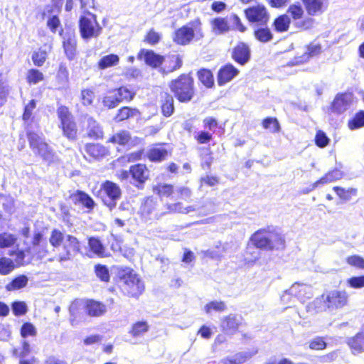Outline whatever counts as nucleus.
Segmentation results:
<instances>
[{
  "label": "nucleus",
  "instance_id": "f257e3e1",
  "mask_svg": "<svg viewBox=\"0 0 364 364\" xmlns=\"http://www.w3.org/2000/svg\"><path fill=\"white\" fill-rule=\"evenodd\" d=\"M284 242L283 236L274 228L260 230L252 236V242L258 248H283Z\"/></svg>",
  "mask_w": 364,
  "mask_h": 364
},
{
  "label": "nucleus",
  "instance_id": "f03ea898",
  "mask_svg": "<svg viewBox=\"0 0 364 364\" xmlns=\"http://www.w3.org/2000/svg\"><path fill=\"white\" fill-rule=\"evenodd\" d=\"M83 15L79 21L80 32L83 39L97 38L102 32V27L97 21L96 15L85 9L83 0H80Z\"/></svg>",
  "mask_w": 364,
  "mask_h": 364
},
{
  "label": "nucleus",
  "instance_id": "7ed1b4c3",
  "mask_svg": "<svg viewBox=\"0 0 364 364\" xmlns=\"http://www.w3.org/2000/svg\"><path fill=\"white\" fill-rule=\"evenodd\" d=\"M204 36L202 23L196 19L176 31L173 41L179 45H187L193 39L200 40Z\"/></svg>",
  "mask_w": 364,
  "mask_h": 364
},
{
  "label": "nucleus",
  "instance_id": "20e7f679",
  "mask_svg": "<svg viewBox=\"0 0 364 364\" xmlns=\"http://www.w3.org/2000/svg\"><path fill=\"white\" fill-rule=\"evenodd\" d=\"M28 139L33 153L40 156L43 161L50 164L58 160L55 153L41 136L35 132H28Z\"/></svg>",
  "mask_w": 364,
  "mask_h": 364
},
{
  "label": "nucleus",
  "instance_id": "39448f33",
  "mask_svg": "<svg viewBox=\"0 0 364 364\" xmlns=\"http://www.w3.org/2000/svg\"><path fill=\"white\" fill-rule=\"evenodd\" d=\"M193 80L188 75H181L171 82L170 87L177 99L183 102L190 101L193 95Z\"/></svg>",
  "mask_w": 364,
  "mask_h": 364
},
{
  "label": "nucleus",
  "instance_id": "423d86ee",
  "mask_svg": "<svg viewBox=\"0 0 364 364\" xmlns=\"http://www.w3.org/2000/svg\"><path fill=\"white\" fill-rule=\"evenodd\" d=\"M120 279L122 282V289L127 294L137 296L143 292L144 283L132 269L129 268L123 269L120 273Z\"/></svg>",
  "mask_w": 364,
  "mask_h": 364
},
{
  "label": "nucleus",
  "instance_id": "0eeeda50",
  "mask_svg": "<svg viewBox=\"0 0 364 364\" xmlns=\"http://www.w3.org/2000/svg\"><path fill=\"white\" fill-rule=\"evenodd\" d=\"M99 195L103 203L112 210L116 207L117 200L121 198L122 191L117 183L106 181L100 185Z\"/></svg>",
  "mask_w": 364,
  "mask_h": 364
},
{
  "label": "nucleus",
  "instance_id": "6e6552de",
  "mask_svg": "<svg viewBox=\"0 0 364 364\" xmlns=\"http://www.w3.org/2000/svg\"><path fill=\"white\" fill-rule=\"evenodd\" d=\"M80 252V243L75 236L67 235L63 242V252L58 255L56 259L60 262H65L73 259Z\"/></svg>",
  "mask_w": 364,
  "mask_h": 364
},
{
  "label": "nucleus",
  "instance_id": "1a4fd4ad",
  "mask_svg": "<svg viewBox=\"0 0 364 364\" xmlns=\"http://www.w3.org/2000/svg\"><path fill=\"white\" fill-rule=\"evenodd\" d=\"M309 16H318L324 12L328 6V0H302Z\"/></svg>",
  "mask_w": 364,
  "mask_h": 364
},
{
  "label": "nucleus",
  "instance_id": "9d476101",
  "mask_svg": "<svg viewBox=\"0 0 364 364\" xmlns=\"http://www.w3.org/2000/svg\"><path fill=\"white\" fill-rule=\"evenodd\" d=\"M290 292L294 293L296 299L305 302L313 296V289L310 285L301 283H294L290 287Z\"/></svg>",
  "mask_w": 364,
  "mask_h": 364
},
{
  "label": "nucleus",
  "instance_id": "9b49d317",
  "mask_svg": "<svg viewBox=\"0 0 364 364\" xmlns=\"http://www.w3.org/2000/svg\"><path fill=\"white\" fill-rule=\"evenodd\" d=\"M353 100V95L350 93H343L338 95L333 103H332V109L333 111L341 113L345 112L348 109L350 105L351 104Z\"/></svg>",
  "mask_w": 364,
  "mask_h": 364
},
{
  "label": "nucleus",
  "instance_id": "f8f14e48",
  "mask_svg": "<svg viewBox=\"0 0 364 364\" xmlns=\"http://www.w3.org/2000/svg\"><path fill=\"white\" fill-rule=\"evenodd\" d=\"M327 299L330 309L341 308L347 304L348 295L345 291H332L327 294Z\"/></svg>",
  "mask_w": 364,
  "mask_h": 364
},
{
  "label": "nucleus",
  "instance_id": "ddd939ff",
  "mask_svg": "<svg viewBox=\"0 0 364 364\" xmlns=\"http://www.w3.org/2000/svg\"><path fill=\"white\" fill-rule=\"evenodd\" d=\"M269 15L263 4L252 5V23L257 22L260 25H266L269 21Z\"/></svg>",
  "mask_w": 364,
  "mask_h": 364
},
{
  "label": "nucleus",
  "instance_id": "4468645a",
  "mask_svg": "<svg viewBox=\"0 0 364 364\" xmlns=\"http://www.w3.org/2000/svg\"><path fill=\"white\" fill-rule=\"evenodd\" d=\"M139 58L144 59L147 65L156 68L163 63L164 57L152 50H142L139 53Z\"/></svg>",
  "mask_w": 364,
  "mask_h": 364
},
{
  "label": "nucleus",
  "instance_id": "2eb2a0df",
  "mask_svg": "<svg viewBox=\"0 0 364 364\" xmlns=\"http://www.w3.org/2000/svg\"><path fill=\"white\" fill-rule=\"evenodd\" d=\"M129 172L132 178L140 183H144L149 176V171L146 166L141 164L131 166Z\"/></svg>",
  "mask_w": 364,
  "mask_h": 364
},
{
  "label": "nucleus",
  "instance_id": "dca6fc26",
  "mask_svg": "<svg viewBox=\"0 0 364 364\" xmlns=\"http://www.w3.org/2000/svg\"><path fill=\"white\" fill-rule=\"evenodd\" d=\"M44 241L43 234L41 232H36L32 240V246L28 249V251L38 255V257H45L48 254V250L46 249H40L41 243Z\"/></svg>",
  "mask_w": 364,
  "mask_h": 364
},
{
  "label": "nucleus",
  "instance_id": "f3484780",
  "mask_svg": "<svg viewBox=\"0 0 364 364\" xmlns=\"http://www.w3.org/2000/svg\"><path fill=\"white\" fill-rule=\"evenodd\" d=\"M163 63H164L163 72L168 73L180 68L182 65V59L178 55H172L164 58Z\"/></svg>",
  "mask_w": 364,
  "mask_h": 364
},
{
  "label": "nucleus",
  "instance_id": "a211bd4d",
  "mask_svg": "<svg viewBox=\"0 0 364 364\" xmlns=\"http://www.w3.org/2000/svg\"><path fill=\"white\" fill-rule=\"evenodd\" d=\"M321 53V45L318 43H311V44H309L307 46L306 50L305 51V53L302 55L298 57L296 59V63H304L309 61V60L311 58L316 56L318 54H320Z\"/></svg>",
  "mask_w": 364,
  "mask_h": 364
},
{
  "label": "nucleus",
  "instance_id": "6ab92c4d",
  "mask_svg": "<svg viewBox=\"0 0 364 364\" xmlns=\"http://www.w3.org/2000/svg\"><path fill=\"white\" fill-rule=\"evenodd\" d=\"M212 31L215 35H221L228 32L231 27L226 18L218 17L213 19L210 22Z\"/></svg>",
  "mask_w": 364,
  "mask_h": 364
},
{
  "label": "nucleus",
  "instance_id": "aec40b11",
  "mask_svg": "<svg viewBox=\"0 0 364 364\" xmlns=\"http://www.w3.org/2000/svg\"><path fill=\"white\" fill-rule=\"evenodd\" d=\"M238 71L232 65H227L221 68L218 73V81L219 85H223L230 81L237 75Z\"/></svg>",
  "mask_w": 364,
  "mask_h": 364
},
{
  "label": "nucleus",
  "instance_id": "412c9836",
  "mask_svg": "<svg viewBox=\"0 0 364 364\" xmlns=\"http://www.w3.org/2000/svg\"><path fill=\"white\" fill-rule=\"evenodd\" d=\"M330 309L327 299V294H323L316 298L312 303L307 306L308 311L323 312Z\"/></svg>",
  "mask_w": 364,
  "mask_h": 364
},
{
  "label": "nucleus",
  "instance_id": "4be33fe9",
  "mask_svg": "<svg viewBox=\"0 0 364 364\" xmlns=\"http://www.w3.org/2000/svg\"><path fill=\"white\" fill-rule=\"evenodd\" d=\"M232 58L240 64H245L249 58L248 46L244 43L238 44L232 52Z\"/></svg>",
  "mask_w": 364,
  "mask_h": 364
},
{
  "label": "nucleus",
  "instance_id": "5701e85b",
  "mask_svg": "<svg viewBox=\"0 0 364 364\" xmlns=\"http://www.w3.org/2000/svg\"><path fill=\"white\" fill-rule=\"evenodd\" d=\"M70 199L75 203H80L89 209L93 208L94 200L85 193L77 191L70 196Z\"/></svg>",
  "mask_w": 364,
  "mask_h": 364
},
{
  "label": "nucleus",
  "instance_id": "b1692460",
  "mask_svg": "<svg viewBox=\"0 0 364 364\" xmlns=\"http://www.w3.org/2000/svg\"><path fill=\"white\" fill-rule=\"evenodd\" d=\"M343 176V173L339 170L335 169L328 173H327L325 176L321 177L319 180L316 181L312 185V188L314 189L317 188L319 185H323L328 183L333 182L336 180L341 178Z\"/></svg>",
  "mask_w": 364,
  "mask_h": 364
},
{
  "label": "nucleus",
  "instance_id": "393cba45",
  "mask_svg": "<svg viewBox=\"0 0 364 364\" xmlns=\"http://www.w3.org/2000/svg\"><path fill=\"white\" fill-rule=\"evenodd\" d=\"M89 316L99 317L106 311V307L102 303L95 301H89L85 304Z\"/></svg>",
  "mask_w": 364,
  "mask_h": 364
},
{
  "label": "nucleus",
  "instance_id": "a878e982",
  "mask_svg": "<svg viewBox=\"0 0 364 364\" xmlns=\"http://www.w3.org/2000/svg\"><path fill=\"white\" fill-rule=\"evenodd\" d=\"M76 45L77 41L74 36H69L67 38H65L63 41L65 53L70 60H73L75 57Z\"/></svg>",
  "mask_w": 364,
  "mask_h": 364
},
{
  "label": "nucleus",
  "instance_id": "bb28decb",
  "mask_svg": "<svg viewBox=\"0 0 364 364\" xmlns=\"http://www.w3.org/2000/svg\"><path fill=\"white\" fill-rule=\"evenodd\" d=\"M348 345L353 354L364 352V331L358 333L355 337L350 338L348 341Z\"/></svg>",
  "mask_w": 364,
  "mask_h": 364
},
{
  "label": "nucleus",
  "instance_id": "cd10ccee",
  "mask_svg": "<svg viewBox=\"0 0 364 364\" xmlns=\"http://www.w3.org/2000/svg\"><path fill=\"white\" fill-rule=\"evenodd\" d=\"M87 154L95 159H98L105 156L107 151L102 145L98 144H91L86 146Z\"/></svg>",
  "mask_w": 364,
  "mask_h": 364
},
{
  "label": "nucleus",
  "instance_id": "c85d7f7f",
  "mask_svg": "<svg viewBox=\"0 0 364 364\" xmlns=\"http://www.w3.org/2000/svg\"><path fill=\"white\" fill-rule=\"evenodd\" d=\"M87 134L93 139H100L103 136V131L98 123L92 118L87 119Z\"/></svg>",
  "mask_w": 364,
  "mask_h": 364
},
{
  "label": "nucleus",
  "instance_id": "c756f323",
  "mask_svg": "<svg viewBox=\"0 0 364 364\" xmlns=\"http://www.w3.org/2000/svg\"><path fill=\"white\" fill-rule=\"evenodd\" d=\"M153 192L159 197H168L173 192V186L170 184L159 183L153 186Z\"/></svg>",
  "mask_w": 364,
  "mask_h": 364
},
{
  "label": "nucleus",
  "instance_id": "7c9ffc66",
  "mask_svg": "<svg viewBox=\"0 0 364 364\" xmlns=\"http://www.w3.org/2000/svg\"><path fill=\"white\" fill-rule=\"evenodd\" d=\"M50 50V47H48V49L46 48H41L34 51L32 55V60L34 65L38 67L42 66L48 57V53Z\"/></svg>",
  "mask_w": 364,
  "mask_h": 364
},
{
  "label": "nucleus",
  "instance_id": "2f4dec72",
  "mask_svg": "<svg viewBox=\"0 0 364 364\" xmlns=\"http://www.w3.org/2000/svg\"><path fill=\"white\" fill-rule=\"evenodd\" d=\"M167 151L162 147L151 149L148 152V158L152 161H160L164 160L167 156Z\"/></svg>",
  "mask_w": 364,
  "mask_h": 364
},
{
  "label": "nucleus",
  "instance_id": "473e14b6",
  "mask_svg": "<svg viewBox=\"0 0 364 364\" xmlns=\"http://www.w3.org/2000/svg\"><path fill=\"white\" fill-rule=\"evenodd\" d=\"M290 25V18L288 15L283 14L277 18L274 21L275 30L279 32L287 31Z\"/></svg>",
  "mask_w": 364,
  "mask_h": 364
},
{
  "label": "nucleus",
  "instance_id": "72a5a7b5",
  "mask_svg": "<svg viewBox=\"0 0 364 364\" xmlns=\"http://www.w3.org/2000/svg\"><path fill=\"white\" fill-rule=\"evenodd\" d=\"M90 250L99 257H105V249L98 238L90 237L88 241Z\"/></svg>",
  "mask_w": 364,
  "mask_h": 364
},
{
  "label": "nucleus",
  "instance_id": "f704fd0d",
  "mask_svg": "<svg viewBox=\"0 0 364 364\" xmlns=\"http://www.w3.org/2000/svg\"><path fill=\"white\" fill-rule=\"evenodd\" d=\"M119 58L118 55L110 54L102 57L98 63L100 69H105L107 68L117 65L119 63Z\"/></svg>",
  "mask_w": 364,
  "mask_h": 364
},
{
  "label": "nucleus",
  "instance_id": "c9c22d12",
  "mask_svg": "<svg viewBox=\"0 0 364 364\" xmlns=\"http://www.w3.org/2000/svg\"><path fill=\"white\" fill-rule=\"evenodd\" d=\"M64 135L70 139H74L77 134L75 122L71 119L61 123Z\"/></svg>",
  "mask_w": 364,
  "mask_h": 364
},
{
  "label": "nucleus",
  "instance_id": "e433bc0d",
  "mask_svg": "<svg viewBox=\"0 0 364 364\" xmlns=\"http://www.w3.org/2000/svg\"><path fill=\"white\" fill-rule=\"evenodd\" d=\"M68 75L67 68L63 64H60L56 75L59 88L64 87L67 85L68 82Z\"/></svg>",
  "mask_w": 364,
  "mask_h": 364
},
{
  "label": "nucleus",
  "instance_id": "4c0bfd02",
  "mask_svg": "<svg viewBox=\"0 0 364 364\" xmlns=\"http://www.w3.org/2000/svg\"><path fill=\"white\" fill-rule=\"evenodd\" d=\"M65 239V237L60 230L54 229L50 232L49 242L51 246L57 248L62 245Z\"/></svg>",
  "mask_w": 364,
  "mask_h": 364
},
{
  "label": "nucleus",
  "instance_id": "58836bf2",
  "mask_svg": "<svg viewBox=\"0 0 364 364\" xmlns=\"http://www.w3.org/2000/svg\"><path fill=\"white\" fill-rule=\"evenodd\" d=\"M254 33L256 39L262 43L268 42L272 38V34L267 27L259 28Z\"/></svg>",
  "mask_w": 364,
  "mask_h": 364
},
{
  "label": "nucleus",
  "instance_id": "ea45409f",
  "mask_svg": "<svg viewBox=\"0 0 364 364\" xmlns=\"http://www.w3.org/2000/svg\"><path fill=\"white\" fill-rule=\"evenodd\" d=\"M136 109H132L128 107H124L118 111L117 114L115 117L117 121L121 122L128 119L130 117L135 116L138 114Z\"/></svg>",
  "mask_w": 364,
  "mask_h": 364
},
{
  "label": "nucleus",
  "instance_id": "a19ab883",
  "mask_svg": "<svg viewBox=\"0 0 364 364\" xmlns=\"http://www.w3.org/2000/svg\"><path fill=\"white\" fill-rule=\"evenodd\" d=\"M114 92L119 102L124 100L130 101L134 96V93L126 87H121L119 89L114 90Z\"/></svg>",
  "mask_w": 364,
  "mask_h": 364
},
{
  "label": "nucleus",
  "instance_id": "79ce46f5",
  "mask_svg": "<svg viewBox=\"0 0 364 364\" xmlns=\"http://www.w3.org/2000/svg\"><path fill=\"white\" fill-rule=\"evenodd\" d=\"M198 76L200 81L207 87H210L213 83V76L210 70L203 69L198 71Z\"/></svg>",
  "mask_w": 364,
  "mask_h": 364
},
{
  "label": "nucleus",
  "instance_id": "37998d69",
  "mask_svg": "<svg viewBox=\"0 0 364 364\" xmlns=\"http://www.w3.org/2000/svg\"><path fill=\"white\" fill-rule=\"evenodd\" d=\"M333 190L341 199L345 200H350L353 196H355L357 193V190L353 188L345 189L338 186H335L333 187Z\"/></svg>",
  "mask_w": 364,
  "mask_h": 364
},
{
  "label": "nucleus",
  "instance_id": "c03bdc74",
  "mask_svg": "<svg viewBox=\"0 0 364 364\" xmlns=\"http://www.w3.org/2000/svg\"><path fill=\"white\" fill-rule=\"evenodd\" d=\"M350 129L353 130L364 127V112L360 111L348 123Z\"/></svg>",
  "mask_w": 364,
  "mask_h": 364
},
{
  "label": "nucleus",
  "instance_id": "a18cd8bd",
  "mask_svg": "<svg viewBox=\"0 0 364 364\" xmlns=\"http://www.w3.org/2000/svg\"><path fill=\"white\" fill-rule=\"evenodd\" d=\"M263 127L268 129L272 133L278 132L280 129V125L276 118L268 117L262 122Z\"/></svg>",
  "mask_w": 364,
  "mask_h": 364
},
{
  "label": "nucleus",
  "instance_id": "49530a36",
  "mask_svg": "<svg viewBox=\"0 0 364 364\" xmlns=\"http://www.w3.org/2000/svg\"><path fill=\"white\" fill-rule=\"evenodd\" d=\"M27 80L30 84H37L44 79L43 74L36 69H31L27 73Z\"/></svg>",
  "mask_w": 364,
  "mask_h": 364
},
{
  "label": "nucleus",
  "instance_id": "de8ad7c7",
  "mask_svg": "<svg viewBox=\"0 0 364 364\" xmlns=\"http://www.w3.org/2000/svg\"><path fill=\"white\" fill-rule=\"evenodd\" d=\"M226 309L225 304L223 301H213L207 304L204 310L207 314H211L213 311H224Z\"/></svg>",
  "mask_w": 364,
  "mask_h": 364
},
{
  "label": "nucleus",
  "instance_id": "09e8293b",
  "mask_svg": "<svg viewBox=\"0 0 364 364\" xmlns=\"http://www.w3.org/2000/svg\"><path fill=\"white\" fill-rule=\"evenodd\" d=\"M165 102L162 105V112L164 116L169 117L173 112V97L168 95L165 94Z\"/></svg>",
  "mask_w": 364,
  "mask_h": 364
},
{
  "label": "nucleus",
  "instance_id": "8fccbe9b",
  "mask_svg": "<svg viewBox=\"0 0 364 364\" xmlns=\"http://www.w3.org/2000/svg\"><path fill=\"white\" fill-rule=\"evenodd\" d=\"M14 269L13 261L9 258L2 257L0 259V274L6 275Z\"/></svg>",
  "mask_w": 364,
  "mask_h": 364
},
{
  "label": "nucleus",
  "instance_id": "3c124183",
  "mask_svg": "<svg viewBox=\"0 0 364 364\" xmlns=\"http://www.w3.org/2000/svg\"><path fill=\"white\" fill-rule=\"evenodd\" d=\"M148 330V325L145 321H137L132 326L130 331L132 335L134 337L139 336Z\"/></svg>",
  "mask_w": 364,
  "mask_h": 364
},
{
  "label": "nucleus",
  "instance_id": "603ef678",
  "mask_svg": "<svg viewBox=\"0 0 364 364\" xmlns=\"http://www.w3.org/2000/svg\"><path fill=\"white\" fill-rule=\"evenodd\" d=\"M20 333L23 338L35 336L36 335V329L33 323L25 322L21 327Z\"/></svg>",
  "mask_w": 364,
  "mask_h": 364
},
{
  "label": "nucleus",
  "instance_id": "864d4df0",
  "mask_svg": "<svg viewBox=\"0 0 364 364\" xmlns=\"http://www.w3.org/2000/svg\"><path fill=\"white\" fill-rule=\"evenodd\" d=\"M287 13L290 14L293 19H300L304 15V9L299 4H294L289 6Z\"/></svg>",
  "mask_w": 364,
  "mask_h": 364
},
{
  "label": "nucleus",
  "instance_id": "5fc2aeb1",
  "mask_svg": "<svg viewBox=\"0 0 364 364\" xmlns=\"http://www.w3.org/2000/svg\"><path fill=\"white\" fill-rule=\"evenodd\" d=\"M131 136L128 132L127 131H122L115 135H114L110 141L112 142L117 143L121 145L126 144L129 142L130 140Z\"/></svg>",
  "mask_w": 364,
  "mask_h": 364
},
{
  "label": "nucleus",
  "instance_id": "6e6d98bb",
  "mask_svg": "<svg viewBox=\"0 0 364 364\" xmlns=\"http://www.w3.org/2000/svg\"><path fill=\"white\" fill-rule=\"evenodd\" d=\"M16 241V237L9 233L0 234V247L4 248L8 247L14 245Z\"/></svg>",
  "mask_w": 364,
  "mask_h": 364
},
{
  "label": "nucleus",
  "instance_id": "4d7b16f0",
  "mask_svg": "<svg viewBox=\"0 0 364 364\" xmlns=\"http://www.w3.org/2000/svg\"><path fill=\"white\" fill-rule=\"evenodd\" d=\"M28 282V278L26 276H19L14 279L7 286V289L9 290L12 289H19L22 287H24Z\"/></svg>",
  "mask_w": 364,
  "mask_h": 364
},
{
  "label": "nucleus",
  "instance_id": "13d9d810",
  "mask_svg": "<svg viewBox=\"0 0 364 364\" xmlns=\"http://www.w3.org/2000/svg\"><path fill=\"white\" fill-rule=\"evenodd\" d=\"M102 103L104 106L112 109L116 107L119 105V101L113 91L103 98Z\"/></svg>",
  "mask_w": 364,
  "mask_h": 364
},
{
  "label": "nucleus",
  "instance_id": "bf43d9fd",
  "mask_svg": "<svg viewBox=\"0 0 364 364\" xmlns=\"http://www.w3.org/2000/svg\"><path fill=\"white\" fill-rule=\"evenodd\" d=\"M12 310L16 316H22L27 311L26 304L23 301H16L12 304Z\"/></svg>",
  "mask_w": 364,
  "mask_h": 364
},
{
  "label": "nucleus",
  "instance_id": "052dcab7",
  "mask_svg": "<svg viewBox=\"0 0 364 364\" xmlns=\"http://www.w3.org/2000/svg\"><path fill=\"white\" fill-rule=\"evenodd\" d=\"M95 273L98 278H100L103 282H108L109 279V274L108 269L103 265H96L95 266Z\"/></svg>",
  "mask_w": 364,
  "mask_h": 364
},
{
  "label": "nucleus",
  "instance_id": "680f3d73",
  "mask_svg": "<svg viewBox=\"0 0 364 364\" xmlns=\"http://www.w3.org/2000/svg\"><path fill=\"white\" fill-rule=\"evenodd\" d=\"M347 263L359 269H364V259L358 255H353L347 257Z\"/></svg>",
  "mask_w": 364,
  "mask_h": 364
},
{
  "label": "nucleus",
  "instance_id": "e2e57ef3",
  "mask_svg": "<svg viewBox=\"0 0 364 364\" xmlns=\"http://www.w3.org/2000/svg\"><path fill=\"white\" fill-rule=\"evenodd\" d=\"M230 21L232 23L231 29L238 30L240 32H244L246 31V27H245L241 23L240 18L236 14H232L229 17Z\"/></svg>",
  "mask_w": 364,
  "mask_h": 364
},
{
  "label": "nucleus",
  "instance_id": "0e129e2a",
  "mask_svg": "<svg viewBox=\"0 0 364 364\" xmlns=\"http://www.w3.org/2000/svg\"><path fill=\"white\" fill-rule=\"evenodd\" d=\"M347 284L352 288L364 287V276L353 277L347 280Z\"/></svg>",
  "mask_w": 364,
  "mask_h": 364
},
{
  "label": "nucleus",
  "instance_id": "69168bd1",
  "mask_svg": "<svg viewBox=\"0 0 364 364\" xmlns=\"http://www.w3.org/2000/svg\"><path fill=\"white\" fill-rule=\"evenodd\" d=\"M326 343L323 338L321 337L316 338L309 343V348L312 350H323L326 348Z\"/></svg>",
  "mask_w": 364,
  "mask_h": 364
},
{
  "label": "nucleus",
  "instance_id": "338daca9",
  "mask_svg": "<svg viewBox=\"0 0 364 364\" xmlns=\"http://www.w3.org/2000/svg\"><path fill=\"white\" fill-rule=\"evenodd\" d=\"M296 299V298L294 296V293L290 292V288L284 291L281 296V301L284 305L294 304Z\"/></svg>",
  "mask_w": 364,
  "mask_h": 364
},
{
  "label": "nucleus",
  "instance_id": "774afa93",
  "mask_svg": "<svg viewBox=\"0 0 364 364\" xmlns=\"http://www.w3.org/2000/svg\"><path fill=\"white\" fill-rule=\"evenodd\" d=\"M82 101L83 105H90L95 98L94 92L90 90H83L81 92Z\"/></svg>",
  "mask_w": 364,
  "mask_h": 364
}]
</instances>
